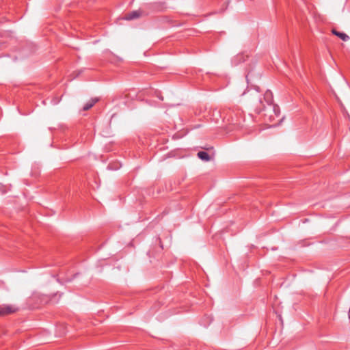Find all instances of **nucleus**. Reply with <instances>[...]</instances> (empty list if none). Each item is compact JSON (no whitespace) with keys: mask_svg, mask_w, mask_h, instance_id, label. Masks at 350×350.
Here are the masks:
<instances>
[{"mask_svg":"<svg viewBox=\"0 0 350 350\" xmlns=\"http://www.w3.org/2000/svg\"><path fill=\"white\" fill-rule=\"evenodd\" d=\"M18 310V308L15 305H1L0 316H4L14 313Z\"/></svg>","mask_w":350,"mask_h":350,"instance_id":"obj_1","label":"nucleus"},{"mask_svg":"<svg viewBox=\"0 0 350 350\" xmlns=\"http://www.w3.org/2000/svg\"><path fill=\"white\" fill-rule=\"evenodd\" d=\"M141 14H142V12L139 10H135V11H133L130 13L126 14L124 18L126 20H128V21L133 20V19L139 18L141 16Z\"/></svg>","mask_w":350,"mask_h":350,"instance_id":"obj_2","label":"nucleus"},{"mask_svg":"<svg viewBox=\"0 0 350 350\" xmlns=\"http://www.w3.org/2000/svg\"><path fill=\"white\" fill-rule=\"evenodd\" d=\"M264 99L269 106L273 104L272 92L269 90L266 91V92L264 94Z\"/></svg>","mask_w":350,"mask_h":350,"instance_id":"obj_3","label":"nucleus"},{"mask_svg":"<svg viewBox=\"0 0 350 350\" xmlns=\"http://www.w3.org/2000/svg\"><path fill=\"white\" fill-rule=\"evenodd\" d=\"M98 101V98H92L89 102H88L84 106H83V110L84 111H88L89 110L90 108H92L95 103H96Z\"/></svg>","mask_w":350,"mask_h":350,"instance_id":"obj_4","label":"nucleus"},{"mask_svg":"<svg viewBox=\"0 0 350 350\" xmlns=\"http://www.w3.org/2000/svg\"><path fill=\"white\" fill-rule=\"evenodd\" d=\"M333 34L336 35L338 38H340L343 41H347L349 39V37L348 35H347L345 33L337 31L335 29L332 30Z\"/></svg>","mask_w":350,"mask_h":350,"instance_id":"obj_5","label":"nucleus"},{"mask_svg":"<svg viewBox=\"0 0 350 350\" xmlns=\"http://www.w3.org/2000/svg\"><path fill=\"white\" fill-rule=\"evenodd\" d=\"M198 157L202 161H209L211 160L210 156L208 154L207 152L204 151H200L198 153Z\"/></svg>","mask_w":350,"mask_h":350,"instance_id":"obj_6","label":"nucleus"},{"mask_svg":"<svg viewBox=\"0 0 350 350\" xmlns=\"http://www.w3.org/2000/svg\"><path fill=\"white\" fill-rule=\"evenodd\" d=\"M270 109L273 111L274 113L275 116H278L280 114V108L277 105L272 104L271 105H269Z\"/></svg>","mask_w":350,"mask_h":350,"instance_id":"obj_7","label":"nucleus"}]
</instances>
